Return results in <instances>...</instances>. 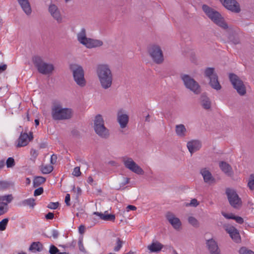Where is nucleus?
Wrapping results in <instances>:
<instances>
[{
	"label": "nucleus",
	"instance_id": "nucleus-1",
	"mask_svg": "<svg viewBox=\"0 0 254 254\" xmlns=\"http://www.w3.org/2000/svg\"><path fill=\"white\" fill-rule=\"evenodd\" d=\"M96 74L101 87L108 89L112 85L113 74L111 67L108 64H99L96 67Z\"/></svg>",
	"mask_w": 254,
	"mask_h": 254
},
{
	"label": "nucleus",
	"instance_id": "nucleus-2",
	"mask_svg": "<svg viewBox=\"0 0 254 254\" xmlns=\"http://www.w3.org/2000/svg\"><path fill=\"white\" fill-rule=\"evenodd\" d=\"M202 9L206 15L214 23L224 29L228 28V24L218 11L205 4L202 5Z\"/></svg>",
	"mask_w": 254,
	"mask_h": 254
},
{
	"label": "nucleus",
	"instance_id": "nucleus-3",
	"mask_svg": "<svg viewBox=\"0 0 254 254\" xmlns=\"http://www.w3.org/2000/svg\"><path fill=\"white\" fill-rule=\"evenodd\" d=\"M51 113L54 120H68L72 116V111L71 109L63 108L60 104L54 105L52 107Z\"/></svg>",
	"mask_w": 254,
	"mask_h": 254
},
{
	"label": "nucleus",
	"instance_id": "nucleus-4",
	"mask_svg": "<svg viewBox=\"0 0 254 254\" xmlns=\"http://www.w3.org/2000/svg\"><path fill=\"white\" fill-rule=\"evenodd\" d=\"M78 41L87 48H92L103 45V43L99 40L93 39L86 37V31L83 28L77 34Z\"/></svg>",
	"mask_w": 254,
	"mask_h": 254
},
{
	"label": "nucleus",
	"instance_id": "nucleus-5",
	"mask_svg": "<svg viewBox=\"0 0 254 254\" xmlns=\"http://www.w3.org/2000/svg\"><path fill=\"white\" fill-rule=\"evenodd\" d=\"M32 62L38 72L42 74H51L54 70L55 67L53 64L45 62L40 56L33 57Z\"/></svg>",
	"mask_w": 254,
	"mask_h": 254
},
{
	"label": "nucleus",
	"instance_id": "nucleus-6",
	"mask_svg": "<svg viewBox=\"0 0 254 254\" xmlns=\"http://www.w3.org/2000/svg\"><path fill=\"white\" fill-rule=\"evenodd\" d=\"M93 128L96 133L100 137L107 139L109 137V129L106 127L102 115L98 114L95 117Z\"/></svg>",
	"mask_w": 254,
	"mask_h": 254
},
{
	"label": "nucleus",
	"instance_id": "nucleus-7",
	"mask_svg": "<svg viewBox=\"0 0 254 254\" xmlns=\"http://www.w3.org/2000/svg\"><path fill=\"white\" fill-rule=\"evenodd\" d=\"M69 68L72 71L73 79L76 83L80 87L85 86L86 81L84 78V71L83 67L79 64H70Z\"/></svg>",
	"mask_w": 254,
	"mask_h": 254
},
{
	"label": "nucleus",
	"instance_id": "nucleus-8",
	"mask_svg": "<svg viewBox=\"0 0 254 254\" xmlns=\"http://www.w3.org/2000/svg\"><path fill=\"white\" fill-rule=\"evenodd\" d=\"M181 78L185 87L193 92L195 94L201 93V89L199 84L190 76L188 74H181Z\"/></svg>",
	"mask_w": 254,
	"mask_h": 254
},
{
	"label": "nucleus",
	"instance_id": "nucleus-9",
	"mask_svg": "<svg viewBox=\"0 0 254 254\" xmlns=\"http://www.w3.org/2000/svg\"><path fill=\"white\" fill-rule=\"evenodd\" d=\"M148 53L152 61L157 64L164 62V56L161 47L158 45H151L148 47Z\"/></svg>",
	"mask_w": 254,
	"mask_h": 254
},
{
	"label": "nucleus",
	"instance_id": "nucleus-10",
	"mask_svg": "<svg viewBox=\"0 0 254 254\" xmlns=\"http://www.w3.org/2000/svg\"><path fill=\"white\" fill-rule=\"evenodd\" d=\"M229 78L237 93L240 96H244L246 94V87L240 78L236 74L230 73L229 74Z\"/></svg>",
	"mask_w": 254,
	"mask_h": 254
},
{
	"label": "nucleus",
	"instance_id": "nucleus-11",
	"mask_svg": "<svg viewBox=\"0 0 254 254\" xmlns=\"http://www.w3.org/2000/svg\"><path fill=\"white\" fill-rule=\"evenodd\" d=\"M226 194L230 205L235 209H239L242 205V201L236 190L227 188L226 190Z\"/></svg>",
	"mask_w": 254,
	"mask_h": 254
},
{
	"label": "nucleus",
	"instance_id": "nucleus-12",
	"mask_svg": "<svg viewBox=\"0 0 254 254\" xmlns=\"http://www.w3.org/2000/svg\"><path fill=\"white\" fill-rule=\"evenodd\" d=\"M123 162L125 167L138 175H143L144 171L131 158L124 157Z\"/></svg>",
	"mask_w": 254,
	"mask_h": 254
},
{
	"label": "nucleus",
	"instance_id": "nucleus-13",
	"mask_svg": "<svg viewBox=\"0 0 254 254\" xmlns=\"http://www.w3.org/2000/svg\"><path fill=\"white\" fill-rule=\"evenodd\" d=\"M221 4L227 10L235 13H239L241 7L236 0H219Z\"/></svg>",
	"mask_w": 254,
	"mask_h": 254
},
{
	"label": "nucleus",
	"instance_id": "nucleus-14",
	"mask_svg": "<svg viewBox=\"0 0 254 254\" xmlns=\"http://www.w3.org/2000/svg\"><path fill=\"white\" fill-rule=\"evenodd\" d=\"M33 135L32 132H30L29 134L26 132H21L19 138L17 140V147H21L26 146L29 142L33 139Z\"/></svg>",
	"mask_w": 254,
	"mask_h": 254
},
{
	"label": "nucleus",
	"instance_id": "nucleus-15",
	"mask_svg": "<svg viewBox=\"0 0 254 254\" xmlns=\"http://www.w3.org/2000/svg\"><path fill=\"white\" fill-rule=\"evenodd\" d=\"M48 11L53 18L56 20L58 23L62 22L63 17L57 5L55 4L51 3L48 7Z\"/></svg>",
	"mask_w": 254,
	"mask_h": 254
},
{
	"label": "nucleus",
	"instance_id": "nucleus-16",
	"mask_svg": "<svg viewBox=\"0 0 254 254\" xmlns=\"http://www.w3.org/2000/svg\"><path fill=\"white\" fill-rule=\"evenodd\" d=\"M166 218L175 230H179L181 229L182 223L180 219L176 217L174 213L167 212L166 214Z\"/></svg>",
	"mask_w": 254,
	"mask_h": 254
},
{
	"label": "nucleus",
	"instance_id": "nucleus-17",
	"mask_svg": "<svg viewBox=\"0 0 254 254\" xmlns=\"http://www.w3.org/2000/svg\"><path fill=\"white\" fill-rule=\"evenodd\" d=\"M225 229L235 242L238 243L240 241L241 238L239 232L235 227L233 226H227Z\"/></svg>",
	"mask_w": 254,
	"mask_h": 254
},
{
	"label": "nucleus",
	"instance_id": "nucleus-18",
	"mask_svg": "<svg viewBox=\"0 0 254 254\" xmlns=\"http://www.w3.org/2000/svg\"><path fill=\"white\" fill-rule=\"evenodd\" d=\"M206 244L210 254H220V250L214 240L211 239L207 240Z\"/></svg>",
	"mask_w": 254,
	"mask_h": 254
},
{
	"label": "nucleus",
	"instance_id": "nucleus-19",
	"mask_svg": "<svg viewBox=\"0 0 254 254\" xmlns=\"http://www.w3.org/2000/svg\"><path fill=\"white\" fill-rule=\"evenodd\" d=\"M201 147V143L197 140H192L187 143V148L191 154L199 150Z\"/></svg>",
	"mask_w": 254,
	"mask_h": 254
},
{
	"label": "nucleus",
	"instance_id": "nucleus-20",
	"mask_svg": "<svg viewBox=\"0 0 254 254\" xmlns=\"http://www.w3.org/2000/svg\"><path fill=\"white\" fill-rule=\"evenodd\" d=\"M164 247L161 243L156 240H153L152 243L147 246V249L150 253H158L160 252Z\"/></svg>",
	"mask_w": 254,
	"mask_h": 254
},
{
	"label": "nucleus",
	"instance_id": "nucleus-21",
	"mask_svg": "<svg viewBox=\"0 0 254 254\" xmlns=\"http://www.w3.org/2000/svg\"><path fill=\"white\" fill-rule=\"evenodd\" d=\"M17 1L25 14L30 15L32 9L29 0H17Z\"/></svg>",
	"mask_w": 254,
	"mask_h": 254
},
{
	"label": "nucleus",
	"instance_id": "nucleus-22",
	"mask_svg": "<svg viewBox=\"0 0 254 254\" xmlns=\"http://www.w3.org/2000/svg\"><path fill=\"white\" fill-rule=\"evenodd\" d=\"M200 173L202 176L204 182L206 183H209L214 181L211 172L206 168H204L200 170Z\"/></svg>",
	"mask_w": 254,
	"mask_h": 254
},
{
	"label": "nucleus",
	"instance_id": "nucleus-23",
	"mask_svg": "<svg viewBox=\"0 0 254 254\" xmlns=\"http://www.w3.org/2000/svg\"><path fill=\"white\" fill-rule=\"evenodd\" d=\"M200 102L201 106L205 110L210 109L211 107V102L210 99L203 93L200 97Z\"/></svg>",
	"mask_w": 254,
	"mask_h": 254
},
{
	"label": "nucleus",
	"instance_id": "nucleus-24",
	"mask_svg": "<svg viewBox=\"0 0 254 254\" xmlns=\"http://www.w3.org/2000/svg\"><path fill=\"white\" fill-rule=\"evenodd\" d=\"M219 167L221 170L229 176H232L233 174L231 166L224 161H221L219 163Z\"/></svg>",
	"mask_w": 254,
	"mask_h": 254
},
{
	"label": "nucleus",
	"instance_id": "nucleus-25",
	"mask_svg": "<svg viewBox=\"0 0 254 254\" xmlns=\"http://www.w3.org/2000/svg\"><path fill=\"white\" fill-rule=\"evenodd\" d=\"M128 116L127 114H121L118 113V122H119L120 127L122 128L126 127L128 122Z\"/></svg>",
	"mask_w": 254,
	"mask_h": 254
},
{
	"label": "nucleus",
	"instance_id": "nucleus-26",
	"mask_svg": "<svg viewBox=\"0 0 254 254\" xmlns=\"http://www.w3.org/2000/svg\"><path fill=\"white\" fill-rule=\"evenodd\" d=\"M209 80V84L213 89L217 91L220 90L221 89L222 86L218 81V75L211 78Z\"/></svg>",
	"mask_w": 254,
	"mask_h": 254
},
{
	"label": "nucleus",
	"instance_id": "nucleus-27",
	"mask_svg": "<svg viewBox=\"0 0 254 254\" xmlns=\"http://www.w3.org/2000/svg\"><path fill=\"white\" fill-rule=\"evenodd\" d=\"M175 132L178 136L184 137L186 135L187 129L183 124L177 125L175 127Z\"/></svg>",
	"mask_w": 254,
	"mask_h": 254
},
{
	"label": "nucleus",
	"instance_id": "nucleus-28",
	"mask_svg": "<svg viewBox=\"0 0 254 254\" xmlns=\"http://www.w3.org/2000/svg\"><path fill=\"white\" fill-rule=\"evenodd\" d=\"M93 214L99 216L101 219L104 221H114L115 219V215L114 214H106L99 212H94Z\"/></svg>",
	"mask_w": 254,
	"mask_h": 254
},
{
	"label": "nucleus",
	"instance_id": "nucleus-29",
	"mask_svg": "<svg viewBox=\"0 0 254 254\" xmlns=\"http://www.w3.org/2000/svg\"><path fill=\"white\" fill-rule=\"evenodd\" d=\"M43 246L40 242H34L31 243L29 248V251L32 253L41 252L43 250Z\"/></svg>",
	"mask_w": 254,
	"mask_h": 254
},
{
	"label": "nucleus",
	"instance_id": "nucleus-30",
	"mask_svg": "<svg viewBox=\"0 0 254 254\" xmlns=\"http://www.w3.org/2000/svg\"><path fill=\"white\" fill-rule=\"evenodd\" d=\"M204 74L205 77L208 79L217 75L213 67H207L204 70Z\"/></svg>",
	"mask_w": 254,
	"mask_h": 254
},
{
	"label": "nucleus",
	"instance_id": "nucleus-31",
	"mask_svg": "<svg viewBox=\"0 0 254 254\" xmlns=\"http://www.w3.org/2000/svg\"><path fill=\"white\" fill-rule=\"evenodd\" d=\"M228 39L229 41L235 45L238 44L240 43L239 36L235 32H232L230 34Z\"/></svg>",
	"mask_w": 254,
	"mask_h": 254
},
{
	"label": "nucleus",
	"instance_id": "nucleus-32",
	"mask_svg": "<svg viewBox=\"0 0 254 254\" xmlns=\"http://www.w3.org/2000/svg\"><path fill=\"white\" fill-rule=\"evenodd\" d=\"M46 178L41 176L35 177L33 180V186L36 188L45 183Z\"/></svg>",
	"mask_w": 254,
	"mask_h": 254
},
{
	"label": "nucleus",
	"instance_id": "nucleus-33",
	"mask_svg": "<svg viewBox=\"0 0 254 254\" xmlns=\"http://www.w3.org/2000/svg\"><path fill=\"white\" fill-rule=\"evenodd\" d=\"M53 167L50 165L42 166L41 167V171L44 174H48L50 173L53 170Z\"/></svg>",
	"mask_w": 254,
	"mask_h": 254
},
{
	"label": "nucleus",
	"instance_id": "nucleus-34",
	"mask_svg": "<svg viewBox=\"0 0 254 254\" xmlns=\"http://www.w3.org/2000/svg\"><path fill=\"white\" fill-rule=\"evenodd\" d=\"M13 199L12 194L0 196V203L5 202L7 204L10 203Z\"/></svg>",
	"mask_w": 254,
	"mask_h": 254
},
{
	"label": "nucleus",
	"instance_id": "nucleus-35",
	"mask_svg": "<svg viewBox=\"0 0 254 254\" xmlns=\"http://www.w3.org/2000/svg\"><path fill=\"white\" fill-rule=\"evenodd\" d=\"M22 203L24 206H30L33 207L35 205V199L33 198L25 199L22 201Z\"/></svg>",
	"mask_w": 254,
	"mask_h": 254
},
{
	"label": "nucleus",
	"instance_id": "nucleus-36",
	"mask_svg": "<svg viewBox=\"0 0 254 254\" xmlns=\"http://www.w3.org/2000/svg\"><path fill=\"white\" fill-rule=\"evenodd\" d=\"M188 221H189V223L190 225H191L192 226L196 227V228L199 227V222H198V220L194 217L190 216L188 218Z\"/></svg>",
	"mask_w": 254,
	"mask_h": 254
},
{
	"label": "nucleus",
	"instance_id": "nucleus-37",
	"mask_svg": "<svg viewBox=\"0 0 254 254\" xmlns=\"http://www.w3.org/2000/svg\"><path fill=\"white\" fill-rule=\"evenodd\" d=\"M248 187L250 190H254V174H252L250 175L248 183Z\"/></svg>",
	"mask_w": 254,
	"mask_h": 254
},
{
	"label": "nucleus",
	"instance_id": "nucleus-38",
	"mask_svg": "<svg viewBox=\"0 0 254 254\" xmlns=\"http://www.w3.org/2000/svg\"><path fill=\"white\" fill-rule=\"evenodd\" d=\"M8 222V218H4L0 221V231H4L5 230L6 226Z\"/></svg>",
	"mask_w": 254,
	"mask_h": 254
},
{
	"label": "nucleus",
	"instance_id": "nucleus-39",
	"mask_svg": "<svg viewBox=\"0 0 254 254\" xmlns=\"http://www.w3.org/2000/svg\"><path fill=\"white\" fill-rule=\"evenodd\" d=\"M117 246L114 248V250L115 252H118L122 247L123 241L119 238L117 239L116 241Z\"/></svg>",
	"mask_w": 254,
	"mask_h": 254
},
{
	"label": "nucleus",
	"instance_id": "nucleus-40",
	"mask_svg": "<svg viewBox=\"0 0 254 254\" xmlns=\"http://www.w3.org/2000/svg\"><path fill=\"white\" fill-rule=\"evenodd\" d=\"M7 210V203H0V215L4 214Z\"/></svg>",
	"mask_w": 254,
	"mask_h": 254
},
{
	"label": "nucleus",
	"instance_id": "nucleus-41",
	"mask_svg": "<svg viewBox=\"0 0 254 254\" xmlns=\"http://www.w3.org/2000/svg\"><path fill=\"white\" fill-rule=\"evenodd\" d=\"M6 164L7 168H12L15 165V161L13 158L9 157L6 161Z\"/></svg>",
	"mask_w": 254,
	"mask_h": 254
},
{
	"label": "nucleus",
	"instance_id": "nucleus-42",
	"mask_svg": "<svg viewBox=\"0 0 254 254\" xmlns=\"http://www.w3.org/2000/svg\"><path fill=\"white\" fill-rule=\"evenodd\" d=\"M83 238H80L79 239L78 242V245L79 247V249L80 251L82 252V253L86 254L87 253L85 249L84 248L83 243H82Z\"/></svg>",
	"mask_w": 254,
	"mask_h": 254
},
{
	"label": "nucleus",
	"instance_id": "nucleus-43",
	"mask_svg": "<svg viewBox=\"0 0 254 254\" xmlns=\"http://www.w3.org/2000/svg\"><path fill=\"white\" fill-rule=\"evenodd\" d=\"M240 254H254V252L251 250H249L246 248H241L239 250Z\"/></svg>",
	"mask_w": 254,
	"mask_h": 254
},
{
	"label": "nucleus",
	"instance_id": "nucleus-44",
	"mask_svg": "<svg viewBox=\"0 0 254 254\" xmlns=\"http://www.w3.org/2000/svg\"><path fill=\"white\" fill-rule=\"evenodd\" d=\"M59 251V250L54 245H51L50 247L49 253L50 254H57Z\"/></svg>",
	"mask_w": 254,
	"mask_h": 254
},
{
	"label": "nucleus",
	"instance_id": "nucleus-45",
	"mask_svg": "<svg viewBox=\"0 0 254 254\" xmlns=\"http://www.w3.org/2000/svg\"><path fill=\"white\" fill-rule=\"evenodd\" d=\"M59 204H60L58 202H51L49 203V204L47 206V207L48 208L52 209H56L59 207Z\"/></svg>",
	"mask_w": 254,
	"mask_h": 254
},
{
	"label": "nucleus",
	"instance_id": "nucleus-46",
	"mask_svg": "<svg viewBox=\"0 0 254 254\" xmlns=\"http://www.w3.org/2000/svg\"><path fill=\"white\" fill-rule=\"evenodd\" d=\"M9 187V184L5 181H0V190H5Z\"/></svg>",
	"mask_w": 254,
	"mask_h": 254
},
{
	"label": "nucleus",
	"instance_id": "nucleus-47",
	"mask_svg": "<svg viewBox=\"0 0 254 254\" xmlns=\"http://www.w3.org/2000/svg\"><path fill=\"white\" fill-rule=\"evenodd\" d=\"M81 172L79 167H75L72 172V175L75 177H79L81 175Z\"/></svg>",
	"mask_w": 254,
	"mask_h": 254
},
{
	"label": "nucleus",
	"instance_id": "nucleus-48",
	"mask_svg": "<svg viewBox=\"0 0 254 254\" xmlns=\"http://www.w3.org/2000/svg\"><path fill=\"white\" fill-rule=\"evenodd\" d=\"M124 181L122 183L120 184V188L117 189V190H119L121 189V187H124V186L128 184L129 182L130 179L129 178H124Z\"/></svg>",
	"mask_w": 254,
	"mask_h": 254
},
{
	"label": "nucleus",
	"instance_id": "nucleus-49",
	"mask_svg": "<svg viewBox=\"0 0 254 254\" xmlns=\"http://www.w3.org/2000/svg\"><path fill=\"white\" fill-rule=\"evenodd\" d=\"M43 192V189L42 187H40L36 189L34 192V196H38L41 195Z\"/></svg>",
	"mask_w": 254,
	"mask_h": 254
},
{
	"label": "nucleus",
	"instance_id": "nucleus-50",
	"mask_svg": "<svg viewBox=\"0 0 254 254\" xmlns=\"http://www.w3.org/2000/svg\"><path fill=\"white\" fill-rule=\"evenodd\" d=\"M30 155L33 159H35L38 155V151L34 149H32L30 151Z\"/></svg>",
	"mask_w": 254,
	"mask_h": 254
},
{
	"label": "nucleus",
	"instance_id": "nucleus-51",
	"mask_svg": "<svg viewBox=\"0 0 254 254\" xmlns=\"http://www.w3.org/2000/svg\"><path fill=\"white\" fill-rule=\"evenodd\" d=\"M233 219L235 220L237 223L239 224H242L244 223V219L242 217L238 216H234Z\"/></svg>",
	"mask_w": 254,
	"mask_h": 254
},
{
	"label": "nucleus",
	"instance_id": "nucleus-52",
	"mask_svg": "<svg viewBox=\"0 0 254 254\" xmlns=\"http://www.w3.org/2000/svg\"><path fill=\"white\" fill-rule=\"evenodd\" d=\"M57 156L56 154H53L51 155L50 163L51 164L54 165L57 162Z\"/></svg>",
	"mask_w": 254,
	"mask_h": 254
},
{
	"label": "nucleus",
	"instance_id": "nucleus-53",
	"mask_svg": "<svg viewBox=\"0 0 254 254\" xmlns=\"http://www.w3.org/2000/svg\"><path fill=\"white\" fill-rule=\"evenodd\" d=\"M199 205V202L197 201V199L195 198H193L191 200L190 205L193 206V207H196Z\"/></svg>",
	"mask_w": 254,
	"mask_h": 254
},
{
	"label": "nucleus",
	"instance_id": "nucleus-54",
	"mask_svg": "<svg viewBox=\"0 0 254 254\" xmlns=\"http://www.w3.org/2000/svg\"><path fill=\"white\" fill-rule=\"evenodd\" d=\"M222 215L225 217L227 219H233V218H234V216H235L234 214H233L232 213H231V214H227V213H226L225 212H222Z\"/></svg>",
	"mask_w": 254,
	"mask_h": 254
},
{
	"label": "nucleus",
	"instance_id": "nucleus-55",
	"mask_svg": "<svg viewBox=\"0 0 254 254\" xmlns=\"http://www.w3.org/2000/svg\"><path fill=\"white\" fill-rule=\"evenodd\" d=\"M70 194L68 193H67L65 197V203H66V205L70 206Z\"/></svg>",
	"mask_w": 254,
	"mask_h": 254
},
{
	"label": "nucleus",
	"instance_id": "nucleus-56",
	"mask_svg": "<svg viewBox=\"0 0 254 254\" xmlns=\"http://www.w3.org/2000/svg\"><path fill=\"white\" fill-rule=\"evenodd\" d=\"M71 134L75 137H79L80 136L79 132L76 129H73L71 131Z\"/></svg>",
	"mask_w": 254,
	"mask_h": 254
},
{
	"label": "nucleus",
	"instance_id": "nucleus-57",
	"mask_svg": "<svg viewBox=\"0 0 254 254\" xmlns=\"http://www.w3.org/2000/svg\"><path fill=\"white\" fill-rule=\"evenodd\" d=\"M54 217V214L52 212H49L45 215L47 219H52Z\"/></svg>",
	"mask_w": 254,
	"mask_h": 254
},
{
	"label": "nucleus",
	"instance_id": "nucleus-58",
	"mask_svg": "<svg viewBox=\"0 0 254 254\" xmlns=\"http://www.w3.org/2000/svg\"><path fill=\"white\" fill-rule=\"evenodd\" d=\"M59 232L57 230H53L52 231V236L54 239H57L59 236Z\"/></svg>",
	"mask_w": 254,
	"mask_h": 254
},
{
	"label": "nucleus",
	"instance_id": "nucleus-59",
	"mask_svg": "<svg viewBox=\"0 0 254 254\" xmlns=\"http://www.w3.org/2000/svg\"><path fill=\"white\" fill-rule=\"evenodd\" d=\"M7 68V65L6 64H3L0 65V73H2Z\"/></svg>",
	"mask_w": 254,
	"mask_h": 254
},
{
	"label": "nucleus",
	"instance_id": "nucleus-60",
	"mask_svg": "<svg viewBox=\"0 0 254 254\" xmlns=\"http://www.w3.org/2000/svg\"><path fill=\"white\" fill-rule=\"evenodd\" d=\"M127 211H128L129 210H135L136 209V207L134 205H129L127 208Z\"/></svg>",
	"mask_w": 254,
	"mask_h": 254
},
{
	"label": "nucleus",
	"instance_id": "nucleus-61",
	"mask_svg": "<svg viewBox=\"0 0 254 254\" xmlns=\"http://www.w3.org/2000/svg\"><path fill=\"white\" fill-rule=\"evenodd\" d=\"M78 230H79V232L80 234L83 233L84 232V227L83 226H82V225H80L79 227Z\"/></svg>",
	"mask_w": 254,
	"mask_h": 254
},
{
	"label": "nucleus",
	"instance_id": "nucleus-62",
	"mask_svg": "<svg viewBox=\"0 0 254 254\" xmlns=\"http://www.w3.org/2000/svg\"><path fill=\"white\" fill-rule=\"evenodd\" d=\"M5 165V162L4 160H0V169H1L4 167Z\"/></svg>",
	"mask_w": 254,
	"mask_h": 254
},
{
	"label": "nucleus",
	"instance_id": "nucleus-63",
	"mask_svg": "<svg viewBox=\"0 0 254 254\" xmlns=\"http://www.w3.org/2000/svg\"><path fill=\"white\" fill-rule=\"evenodd\" d=\"M150 115L149 114H148L146 117H145V122H150Z\"/></svg>",
	"mask_w": 254,
	"mask_h": 254
},
{
	"label": "nucleus",
	"instance_id": "nucleus-64",
	"mask_svg": "<svg viewBox=\"0 0 254 254\" xmlns=\"http://www.w3.org/2000/svg\"><path fill=\"white\" fill-rule=\"evenodd\" d=\"M82 190L79 187L77 188V193L78 195H80L81 194Z\"/></svg>",
	"mask_w": 254,
	"mask_h": 254
}]
</instances>
